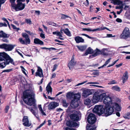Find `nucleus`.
Masks as SVG:
<instances>
[{"instance_id": "nucleus-58", "label": "nucleus", "mask_w": 130, "mask_h": 130, "mask_svg": "<svg viewBox=\"0 0 130 130\" xmlns=\"http://www.w3.org/2000/svg\"><path fill=\"white\" fill-rule=\"evenodd\" d=\"M40 37L43 39H44L45 38V34H43L42 33L40 34Z\"/></svg>"}, {"instance_id": "nucleus-44", "label": "nucleus", "mask_w": 130, "mask_h": 130, "mask_svg": "<svg viewBox=\"0 0 130 130\" xmlns=\"http://www.w3.org/2000/svg\"><path fill=\"white\" fill-rule=\"evenodd\" d=\"M94 9L95 8L92 5L90 6L89 10L90 12H92L94 10Z\"/></svg>"}, {"instance_id": "nucleus-43", "label": "nucleus", "mask_w": 130, "mask_h": 130, "mask_svg": "<svg viewBox=\"0 0 130 130\" xmlns=\"http://www.w3.org/2000/svg\"><path fill=\"white\" fill-rule=\"evenodd\" d=\"M12 69H11L4 70L2 71L1 73H2L3 72H9L12 71Z\"/></svg>"}, {"instance_id": "nucleus-24", "label": "nucleus", "mask_w": 130, "mask_h": 130, "mask_svg": "<svg viewBox=\"0 0 130 130\" xmlns=\"http://www.w3.org/2000/svg\"><path fill=\"white\" fill-rule=\"evenodd\" d=\"M74 96V93L73 92H68L67 93L66 97L68 99H71L73 98Z\"/></svg>"}, {"instance_id": "nucleus-63", "label": "nucleus", "mask_w": 130, "mask_h": 130, "mask_svg": "<svg viewBox=\"0 0 130 130\" xmlns=\"http://www.w3.org/2000/svg\"><path fill=\"white\" fill-rule=\"evenodd\" d=\"M2 20L6 22L7 24L9 23L8 21L5 18H2Z\"/></svg>"}, {"instance_id": "nucleus-59", "label": "nucleus", "mask_w": 130, "mask_h": 130, "mask_svg": "<svg viewBox=\"0 0 130 130\" xmlns=\"http://www.w3.org/2000/svg\"><path fill=\"white\" fill-rule=\"evenodd\" d=\"M116 21L118 22L121 23L122 22V20L119 18H117L116 20Z\"/></svg>"}, {"instance_id": "nucleus-40", "label": "nucleus", "mask_w": 130, "mask_h": 130, "mask_svg": "<svg viewBox=\"0 0 130 130\" xmlns=\"http://www.w3.org/2000/svg\"><path fill=\"white\" fill-rule=\"evenodd\" d=\"M7 44H3L0 45V48L4 49L6 50Z\"/></svg>"}, {"instance_id": "nucleus-1", "label": "nucleus", "mask_w": 130, "mask_h": 130, "mask_svg": "<svg viewBox=\"0 0 130 130\" xmlns=\"http://www.w3.org/2000/svg\"><path fill=\"white\" fill-rule=\"evenodd\" d=\"M107 106L102 105H96L93 109V112L97 114L99 116L108 117L111 115L113 112L114 109L113 108H108Z\"/></svg>"}, {"instance_id": "nucleus-48", "label": "nucleus", "mask_w": 130, "mask_h": 130, "mask_svg": "<svg viewBox=\"0 0 130 130\" xmlns=\"http://www.w3.org/2000/svg\"><path fill=\"white\" fill-rule=\"evenodd\" d=\"M81 35H82V36H85L86 37H87L89 39H93V38L92 37H91L89 36V35H87V34H82Z\"/></svg>"}, {"instance_id": "nucleus-8", "label": "nucleus", "mask_w": 130, "mask_h": 130, "mask_svg": "<svg viewBox=\"0 0 130 130\" xmlns=\"http://www.w3.org/2000/svg\"><path fill=\"white\" fill-rule=\"evenodd\" d=\"M22 36L23 38H25V41L22 38H19V40L21 43L23 44H30V41L28 35L25 33H22Z\"/></svg>"}, {"instance_id": "nucleus-61", "label": "nucleus", "mask_w": 130, "mask_h": 130, "mask_svg": "<svg viewBox=\"0 0 130 130\" xmlns=\"http://www.w3.org/2000/svg\"><path fill=\"white\" fill-rule=\"evenodd\" d=\"M98 84V83L97 82H89L86 84Z\"/></svg>"}, {"instance_id": "nucleus-7", "label": "nucleus", "mask_w": 130, "mask_h": 130, "mask_svg": "<svg viewBox=\"0 0 130 130\" xmlns=\"http://www.w3.org/2000/svg\"><path fill=\"white\" fill-rule=\"evenodd\" d=\"M121 38L126 39L130 37V31L127 27H125L121 34L120 35Z\"/></svg>"}, {"instance_id": "nucleus-64", "label": "nucleus", "mask_w": 130, "mask_h": 130, "mask_svg": "<svg viewBox=\"0 0 130 130\" xmlns=\"http://www.w3.org/2000/svg\"><path fill=\"white\" fill-rule=\"evenodd\" d=\"M66 130H75V129L73 128H70L68 127H66L65 128Z\"/></svg>"}, {"instance_id": "nucleus-35", "label": "nucleus", "mask_w": 130, "mask_h": 130, "mask_svg": "<svg viewBox=\"0 0 130 130\" xmlns=\"http://www.w3.org/2000/svg\"><path fill=\"white\" fill-rule=\"evenodd\" d=\"M62 103L63 106L64 107H67L68 106V104L66 103V101L65 100H63Z\"/></svg>"}, {"instance_id": "nucleus-34", "label": "nucleus", "mask_w": 130, "mask_h": 130, "mask_svg": "<svg viewBox=\"0 0 130 130\" xmlns=\"http://www.w3.org/2000/svg\"><path fill=\"white\" fill-rule=\"evenodd\" d=\"M25 23L29 25L32 24V22L30 19H25Z\"/></svg>"}, {"instance_id": "nucleus-60", "label": "nucleus", "mask_w": 130, "mask_h": 130, "mask_svg": "<svg viewBox=\"0 0 130 130\" xmlns=\"http://www.w3.org/2000/svg\"><path fill=\"white\" fill-rule=\"evenodd\" d=\"M57 36H59V37H62V36L61 33L60 32L57 31Z\"/></svg>"}, {"instance_id": "nucleus-3", "label": "nucleus", "mask_w": 130, "mask_h": 130, "mask_svg": "<svg viewBox=\"0 0 130 130\" xmlns=\"http://www.w3.org/2000/svg\"><path fill=\"white\" fill-rule=\"evenodd\" d=\"M11 63L15 65L13 60L5 52H0V68L3 69Z\"/></svg>"}, {"instance_id": "nucleus-54", "label": "nucleus", "mask_w": 130, "mask_h": 130, "mask_svg": "<svg viewBox=\"0 0 130 130\" xmlns=\"http://www.w3.org/2000/svg\"><path fill=\"white\" fill-rule=\"evenodd\" d=\"M83 31H92V29L89 28H83Z\"/></svg>"}, {"instance_id": "nucleus-53", "label": "nucleus", "mask_w": 130, "mask_h": 130, "mask_svg": "<svg viewBox=\"0 0 130 130\" xmlns=\"http://www.w3.org/2000/svg\"><path fill=\"white\" fill-rule=\"evenodd\" d=\"M58 66V65L57 64H55L53 67V68L52 69V71L53 72L55 70Z\"/></svg>"}, {"instance_id": "nucleus-20", "label": "nucleus", "mask_w": 130, "mask_h": 130, "mask_svg": "<svg viewBox=\"0 0 130 130\" xmlns=\"http://www.w3.org/2000/svg\"><path fill=\"white\" fill-rule=\"evenodd\" d=\"M9 35L6 34L3 30H1L0 31V38H8L9 37Z\"/></svg>"}, {"instance_id": "nucleus-31", "label": "nucleus", "mask_w": 130, "mask_h": 130, "mask_svg": "<svg viewBox=\"0 0 130 130\" xmlns=\"http://www.w3.org/2000/svg\"><path fill=\"white\" fill-rule=\"evenodd\" d=\"M107 50L106 48H103L100 51V54L104 56L107 55L108 54L105 52V51Z\"/></svg>"}, {"instance_id": "nucleus-49", "label": "nucleus", "mask_w": 130, "mask_h": 130, "mask_svg": "<svg viewBox=\"0 0 130 130\" xmlns=\"http://www.w3.org/2000/svg\"><path fill=\"white\" fill-rule=\"evenodd\" d=\"M9 109V107L8 105L6 106L5 109V112L7 113L8 112V111Z\"/></svg>"}, {"instance_id": "nucleus-56", "label": "nucleus", "mask_w": 130, "mask_h": 130, "mask_svg": "<svg viewBox=\"0 0 130 130\" xmlns=\"http://www.w3.org/2000/svg\"><path fill=\"white\" fill-rule=\"evenodd\" d=\"M87 82V80H86L85 81L83 82L80 83H79L77 84L76 85V86H79V85H83V84H84Z\"/></svg>"}, {"instance_id": "nucleus-39", "label": "nucleus", "mask_w": 130, "mask_h": 130, "mask_svg": "<svg viewBox=\"0 0 130 130\" xmlns=\"http://www.w3.org/2000/svg\"><path fill=\"white\" fill-rule=\"evenodd\" d=\"M61 19H65L67 18H70V17L67 15H64L63 14H61Z\"/></svg>"}, {"instance_id": "nucleus-13", "label": "nucleus", "mask_w": 130, "mask_h": 130, "mask_svg": "<svg viewBox=\"0 0 130 130\" xmlns=\"http://www.w3.org/2000/svg\"><path fill=\"white\" fill-rule=\"evenodd\" d=\"M35 76H38L40 77H44L43 73V70L39 67H38L37 71L36 72Z\"/></svg>"}, {"instance_id": "nucleus-32", "label": "nucleus", "mask_w": 130, "mask_h": 130, "mask_svg": "<svg viewBox=\"0 0 130 130\" xmlns=\"http://www.w3.org/2000/svg\"><path fill=\"white\" fill-rule=\"evenodd\" d=\"M80 98V95L78 94H74V96H73V98L74 99L73 100H78Z\"/></svg>"}, {"instance_id": "nucleus-2", "label": "nucleus", "mask_w": 130, "mask_h": 130, "mask_svg": "<svg viewBox=\"0 0 130 130\" xmlns=\"http://www.w3.org/2000/svg\"><path fill=\"white\" fill-rule=\"evenodd\" d=\"M35 94L29 89L25 90L23 92L22 99L25 103L30 106L35 107L36 101L34 98Z\"/></svg>"}, {"instance_id": "nucleus-6", "label": "nucleus", "mask_w": 130, "mask_h": 130, "mask_svg": "<svg viewBox=\"0 0 130 130\" xmlns=\"http://www.w3.org/2000/svg\"><path fill=\"white\" fill-rule=\"evenodd\" d=\"M17 4H11V6L16 11L22 10H23L25 7V4H23L21 2H17Z\"/></svg>"}, {"instance_id": "nucleus-16", "label": "nucleus", "mask_w": 130, "mask_h": 130, "mask_svg": "<svg viewBox=\"0 0 130 130\" xmlns=\"http://www.w3.org/2000/svg\"><path fill=\"white\" fill-rule=\"evenodd\" d=\"M51 83V82H49L46 88V90L47 91L46 94H48L50 93L51 94L52 92V89L50 85Z\"/></svg>"}, {"instance_id": "nucleus-52", "label": "nucleus", "mask_w": 130, "mask_h": 130, "mask_svg": "<svg viewBox=\"0 0 130 130\" xmlns=\"http://www.w3.org/2000/svg\"><path fill=\"white\" fill-rule=\"evenodd\" d=\"M72 123H73L72 127H76L78 126V123L76 122H73Z\"/></svg>"}, {"instance_id": "nucleus-21", "label": "nucleus", "mask_w": 130, "mask_h": 130, "mask_svg": "<svg viewBox=\"0 0 130 130\" xmlns=\"http://www.w3.org/2000/svg\"><path fill=\"white\" fill-rule=\"evenodd\" d=\"M93 53V51L90 47H89L86 50L85 53L83 55L86 56L88 54H91Z\"/></svg>"}, {"instance_id": "nucleus-14", "label": "nucleus", "mask_w": 130, "mask_h": 130, "mask_svg": "<svg viewBox=\"0 0 130 130\" xmlns=\"http://www.w3.org/2000/svg\"><path fill=\"white\" fill-rule=\"evenodd\" d=\"M79 105L77 101L72 100L70 102V105L71 107L74 108L77 107Z\"/></svg>"}, {"instance_id": "nucleus-47", "label": "nucleus", "mask_w": 130, "mask_h": 130, "mask_svg": "<svg viewBox=\"0 0 130 130\" xmlns=\"http://www.w3.org/2000/svg\"><path fill=\"white\" fill-rule=\"evenodd\" d=\"M119 59H117L116 60L114 61L113 62L112 64H109L107 67H110L111 66H113L118 61Z\"/></svg>"}, {"instance_id": "nucleus-25", "label": "nucleus", "mask_w": 130, "mask_h": 130, "mask_svg": "<svg viewBox=\"0 0 130 130\" xmlns=\"http://www.w3.org/2000/svg\"><path fill=\"white\" fill-rule=\"evenodd\" d=\"M14 46L12 45L7 44L6 50L8 51H11L14 48Z\"/></svg>"}, {"instance_id": "nucleus-9", "label": "nucleus", "mask_w": 130, "mask_h": 130, "mask_svg": "<svg viewBox=\"0 0 130 130\" xmlns=\"http://www.w3.org/2000/svg\"><path fill=\"white\" fill-rule=\"evenodd\" d=\"M72 113L70 115V117L73 121L77 122L80 120L79 116V113L77 111L73 110L72 112Z\"/></svg>"}, {"instance_id": "nucleus-18", "label": "nucleus", "mask_w": 130, "mask_h": 130, "mask_svg": "<svg viewBox=\"0 0 130 130\" xmlns=\"http://www.w3.org/2000/svg\"><path fill=\"white\" fill-rule=\"evenodd\" d=\"M34 43L38 45H44V42L38 38H35L34 39Z\"/></svg>"}, {"instance_id": "nucleus-22", "label": "nucleus", "mask_w": 130, "mask_h": 130, "mask_svg": "<svg viewBox=\"0 0 130 130\" xmlns=\"http://www.w3.org/2000/svg\"><path fill=\"white\" fill-rule=\"evenodd\" d=\"M128 78V72L127 71H126L123 74V75L122 79L123 80V83H124L125 82H126Z\"/></svg>"}, {"instance_id": "nucleus-26", "label": "nucleus", "mask_w": 130, "mask_h": 130, "mask_svg": "<svg viewBox=\"0 0 130 130\" xmlns=\"http://www.w3.org/2000/svg\"><path fill=\"white\" fill-rule=\"evenodd\" d=\"M87 125L86 127V130H94L96 128V127L95 126H92L91 125H90L88 124L87 125Z\"/></svg>"}, {"instance_id": "nucleus-38", "label": "nucleus", "mask_w": 130, "mask_h": 130, "mask_svg": "<svg viewBox=\"0 0 130 130\" xmlns=\"http://www.w3.org/2000/svg\"><path fill=\"white\" fill-rule=\"evenodd\" d=\"M113 2L115 4H116L118 5H120L122 3V2L119 0H113Z\"/></svg>"}, {"instance_id": "nucleus-27", "label": "nucleus", "mask_w": 130, "mask_h": 130, "mask_svg": "<svg viewBox=\"0 0 130 130\" xmlns=\"http://www.w3.org/2000/svg\"><path fill=\"white\" fill-rule=\"evenodd\" d=\"M63 31L64 33L68 36L69 37H71V36L70 32L69 31L68 28H66L65 29H64Z\"/></svg>"}, {"instance_id": "nucleus-17", "label": "nucleus", "mask_w": 130, "mask_h": 130, "mask_svg": "<svg viewBox=\"0 0 130 130\" xmlns=\"http://www.w3.org/2000/svg\"><path fill=\"white\" fill-rule=\"evenodd\" d=\"M91 91V90L89 89L85 90L83 92V96L85 97H86L89 95L92 94V93Z\"/></svg>"}, {"instance_id": "nucleus-23", "label": "nucleus", "mask_w": 130, "mask_h": 130, "mask_svg": "<svg viewBox=\"0 0 130 130\" xmlns=\"http://www.w3.org/2000/svg\"><path fill=\"white\" fill-rule=\"evenodd\" d=\"M96 51L95 53L93 54L92 55H90L89 58L91 56L95 57L100 54V51L97 48H96L95 50Z\"/></svg>"}, {"instance_id": "nucleus-4", "label": "nucleus", "mask_w": 130, "mask_h": 130, "mask_svg": "<svg viewBox=\"0 0 130 130\" xmlns=\"http://www.w3.org/2000/svg\"><path fill=\"white\" fill-rule=\"evenodd\" d=\"M104 103L105 104V106H107L108 108L111 107L114 109L119 111H121V107L117 103H113L111 106H110V104L112 103L111 98L109 96H105L103 101Z\"/></svg>"}, {"instance_id": "nucleus-45", "label": "nucleus", "mask_w": 130, "mask_h": 130, "mask_svg": "<svg viewBox=\"0 0 130 130\" xmlns=\"http://www.w3.org/2000/svg\"><path fill=\"white\" fill-rule=\"evenodd\" d=\"M117 83V82L115 80H112L109 82L108 83V85H111Z\"/></svg>"}, {"instance_id": "nucleus-50", "label": "nucleus", "mask_w": 130, "mask_h": 130, "mask_svg": "<svg viewBox=\"0 0 130 130\" xmlns=\"http://www.w3.org/2000/svg\"><path fill=\"white\" fill-rule=\"evenodd\" d=\"M3 26L7 27V25L5 23H0V27Z\"/></svg>"}, {"instance_id": "nucleus-19", "label": "nucleus", "mask_w": 130, "mask_h": 130, "mask_svg": "<svg viewBox=\"0 0 130 130\" xmlns=\"http://www.w3.org/2000/svg\"><path fill=\"white\" fill-rule=\"evenodd\" d=\"M74 40L77 43L84 42V39L79 36H76L74 37Z\"/></svg>"}, {"instance_id": "nucleus-46", "label": "nucleus", "mask_w": 130, "mask_h": 130, "mask_svg": "<svg viewBox=\"0 0 130 130\" xmlns=\"http://www.w3.org/2000/svg\"><path fill=\"white\" fill-rule=\"evenodd\" d=\"M0 99H1V100H5L6 98V96L3 94H1L0 95Z\"/></svg>"}, {"instance_id": "nucleus-29", "label": "nucleus", "mask_w": 130, "mask_h": 130, "mask_svg": "<svg viewBox=\"0 0 130 130\" xmlns=\"http://www.w3.org/2000/svg\"><path fill=\"white\" fill-rule=\"evenodd\" d=\"M113 90H115L117 91L120 92V88L117 86H113L111 88Z\"/></svg>"}, {"instance_id": "nucleus-28", "label": "nucleus", "mask_w": 130, "mask_h": 130, "mask_svg": "<svg viewBox=\"0 0 130 130\" xmlns=\"http://www.w3.org/2000/svg\"><path fill=\"white\" fill-rule=\"evenodd\" d=\"M77 48L81 51H83L85 50L86 48V46L83 45V46H77Z\"/></svg>"}, {"instance_id": "nucleus-30", "label": "nucleus", "mask_w": 130, "mask_h": 130, "mask_svg": "<svg viewBox=\"0 0 130 130\" xmlns=\"http://www.w3.org/2000/svg\"><path fill=\"white\" fill-rule=\"evenodd\" d=\"M30 110L32 113L36 117L38 120H40V118L38 116H36V113L35 111L33 110L32 108H29Z\"/></svg>"}, {"instance_id": "nucleus-10", "label": "nucleus", "mask_w": 130, "mask_h": 130, "mask_svg": "<svg viewBox=\"0 0 130 130\" xmlns=\"http://www.w3.org/2000/svg\"><path fill=\"white\" fill-rule=\"evenodd\" d=\"M96 118L95 115L92 113H90L87 117V121L89 123L92 124L96 121Z\"/></svg>"}, {"instance_id": "nucleus-5", "label": "nucleus", "mask_w": 130, "mask_h": 130, "mask_svg": "<svg viewBox=\"0 0 130 130\" xmlns=\"http://www.w3.org/2000/svg\"><path fill=\"white\" fill-rule=\"evenodd\" d=\"M106 96V94L105 93H101L100 90H98L94 94L92 101L93 103H96L99 101H102Z\"/></svg>"}, {"instance_id": "nucleus-36", "label": "nucleus", "mask_w": 130, "mask_h": 130, "mask_svg": "<svg viewBox=\"0 0 130 130\" xmlns=\"http://www.w3.org/2000/svg\"><path fill=\"white\" fill-rule=\"evenodd\" d=\"M40 48L42 49H43V50H44V49L48 50L50 51L51 50L56 51L57 50V49H56L55 48L52 47H50V48H46V47H41Z\"/></svg>"}, {"instance_id": "nucleus-33", "label": "nucleus", "mask_w": 130, "mask_h": 130, "mask_svg": "<svg viewBox=\"0 0 130 130\" xmlns=\"http://www.w3.org/2000/svg\"><path fill=\"white\" fill-rule=\"evenodd\" d=\"M91 100L89 99H87L86 100H84V103L85 104L88 105L90 104Z\"/></svg>"}, {"instance_id": "nucleus-55", "label": "nucleus", "mask_w": 130, "mask_h": 130, "mask_svg": "<svg viewBox=\"0 0 130 130\" xmlns=\"http://www.w3.org/2000/svg\"><path fill=\"white\" fill-rule=\"evenodd\" d=\"M25 31L27 32L28 34H29L31 36H33L34 35L32 32H31L30 31L28 30H25Z\"/></svg>"}, {"instance_id": "nucleus-15", "label": "nucleus", "mask_w": 130, "mask_h": 130, "mask_svg": "<svg viewBox=\"0 0 130 130\" xmlns=\"http://www.w3.org/2000/svg\"><path fill=\"white\" fill-rule=\"evenodd\" d=\"M58 106V104L55 102H51L48 105L49 110L53 109Z\"/></svg>"}, {"instance_id": "nucleus-12", "label": "nucleus", "mask_w": 130, "mask_h": 130, "mask_svg": "<svg viewBox=\"0 0 130 130\" xmlns=\"http://www.w3.org/2000/svg\"><path fill=\"white\" fill-rule=\"evenodd\" d=\"M22 121L23 122V124L25 126L29 127L31 125V123L29 122L28 117L27 116H24L22 120Z\"/></svg>"}, {"instance_id": "nucleus-51", "label": "nucleus", "mask_w": 130, "mask_h": 130, "mask_svg": "<svg viewBox=\"0 0 130 130\" xmlns=\"http://www.w3.org/2000/svg\"><path fill=\"white\" fill-rule=\"evenodd\" d=\"M110 59L111 58H109L105 62V63L103 65L104 67L106 66L110 62Z\"/></svg>"}, {"instance_id": "nucleus-57", "label": "nucleus", "mask_w": 130, "mask_h": 130, "mask_svg": "<svg viewBox=\"0 0 130 130\" xmlns=\"http://www.w3.org/2000/svg\"><path fill=\"white\" fill-rule=\"evenodd\" d=\"M46 121L45 120H44L43 123H42L41 124L39 125V126H38V128L39 127L40 128L41 127L46 123Z\"/></svg>"}, {"instance_id": "nucleus-41", "label": "nucleus", "mask_w": 130, "mask_h": 130, "mask_svg": "<svg viewBox=\"0 0 130 130\" xmlns=\"http://www.w3.org/2000/svg\"><path fill=\"white\" fill-rule=\"evenodd\" d=\"M73 122L71 121H69L67 122V125L68 126L70 127H72L73 123Z\"/></svg>"}, {"instance_id": "nucleus-11", "label": "nucleus", "mask_w": 130, "mask_h": 130, "mask_svg": "<svg viewBox=\"0 0 130 130\" xmlns=\"http://www.w3.org/2000/svg\"><path fill=\"white\" fill-rule=\"evenodd\" d=\"M74 55H73L71 60L68 64V66L69 67L70 70H72L76 63V62L74 61Z\"/></svg>"}, {"instance_id": "nucleus-37", "label": "nucleus", "mask_w": 130, "mask_h": 130, "mask_svg": "<svg viewBox=\"0 0 130 130\" xmlns=\"http://www.w3.org/2000/svg\"><path fill=\"white\" fill-rule=\"evenodd\" d=\"M125 116H124V117L126 119H130V113L127 112L125 115Z\"/></svg>"}, {"instance_id": "nucleus-62", "label": "nucleus", "mask_w": 130, "mask_h": 130, "mask_svg": "<svg viewBox=\"0 0 130 130\" xmlns=\"http://www.w3.org/2000/svg\"><path fill=\"white\" fill-rule=\"evenodd\" d=\"M48 126H50L52 124V120H48Z\"/></svg>"}, {"instance_id": "nucleus-42", "label": "nucleus", "mask_w": 130, "mask_h": 130, "mask_svg": "<svg viewBox=\"0 0 130 130\" xmlns=\"http://www.w3.org/2000/svg\"><path fill=\"white\" fill-rule=\"evenodd\" d=\"M103 30V27H99L97 28L92 29V31H100Z\"/></svg>"}]
</instances>
